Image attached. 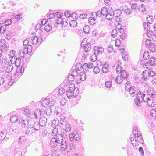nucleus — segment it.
<instances>
[{"label": "nucleus", "instance_id": "obj_46", "mask_svg": "<svg viewBox=\"0 0 156 156\" xmlns=\"http://www.w3.org/2000/svg\"><path fill=\"white\" fill-rule=\"evenodd\" d=\"M108 9L107 8L105 7H103L102 8L101 12V14L103 15H106V14L107 13L108 11H107Z\"/></svg>", "mask_w": 156, "mask_h": 156}, {"label": "nucleus", "instance_id": "obj_56", "mask_svg": "<svg viewBox=\"0 0 156 156\" xmlns=\"http://www.w3.org/2000/svg\"><path fill=\"white\" fill-rule=\"evenodd\" d=\"M123 10H124L125 13L126 14H130L132 12V10L131 9H129L127 7V8H125V9H123Z\"/></svg>", "mask_w": 156, "mask_h": 156}, {"label": "nucleus", "instance_id": "obj_58", "mask_svg": "<svg viewBox=\"0 0 156 156\" xmlns=\"http://www.w3.org/2000/svg\"><path fill=\"white\" fill-rule=\"evenodd\" d=\"M44 112L47 115H49L52 112V109L50 107L47 108V110L45 111Z\"/></svg>", "mask_w": 156, "mask_h": 156}, {"label": "nucleus", "instance_id": "obj_10", "mask_svg": "<svg viewBox=\"0 0 156 156\" xmlns=\"http://www.w3.org/2000/svg\"><path fill=\"white\" fill-rule=\"evenodd\" d=\"M35 131V130L33 127L32 125H30L27 127L25 134L26 135H30L32 134Z\"/></svg>", "mask_w": 156, "mask_h": 156}, {"label": "nucleus", "instance_id": "obj_8", "mask_svg": "<svg viewBox=\"0 0 156 156\" xmlns=\"http://www.w3.org/2000/svg\"><path fill=\"white\" fill-rule=\"evenodd\" d=\"M136 89L134 86H131L128 87L127 90L131 96L132 97H133L136 94Z\"/></svg>", "mask_w": 156, "mask_h": 156}, {"label": "nucleus", "instance_id": "obj_9", "mask_svg": "<svg viewBox=\"0 0 156 156\" xmlns=\"http://www.w3.org/2000/svg\"><path fill=\"white\" fill-rule=\"evenodd\" d=\"M94 53L98 55L102 53L104 51V48L101 47L95 46L93 49Z\"/></svg>", "mask_w": 156, "mask_h": 156}, {"label": "nucleus", "instance_id": "obj_40", "mask_svg": "<svg viewBox=\"0 0 156 156\" xmlns=\"http://www.w3.org/2000/svg\"><path fill=\"white\" fill-rule=\"evenodd\" d=\"M18 116L16 115H13L10 118V120L13 123L16 122L18 120Z\"/></svg>", "mask_w": 156, "mask_h": 156}, {"label": "nucleus", "instance_id": "obj_13", "mask_svg": "<svg viewBox=\"0 0 156 156\" xmlns=\"http://www.w3.org/2000/svg\"><path fill=\"white\" fill-rule=\"evenodd\" d=\"M81 46L82 47L84 48L85 51L86 52H88L91 48V43H87L85 44H81Z\"/></svg>", "mask_w": 156, "mask_h": 156}, {"label": "nucleus", "instance_id": "obj_2", "mask_svg": "<svg viewBox=\"0 0 156 156\" xmlns=\"http://www.w3.org/2000/svg\"><path fill=\"white\" fill-rule=\"evenodd\" d=\"M24 66L19 65L17 67L16 72L13 75L15 80H17L23 75L24 71Z\"/></svg>", "mask_w": 156, "mask_h": 156}, {"label": "nucleus", "instance_id": "obj_6", "mask_svg": "<svg viewBox=\"0 0 156 156\" xmlns=\"http://www.w3.org/2000/svg\"><path fill=\"white\" fill-rule=\"evenodd\" d=\"M19 55L20 56H21L22 58H23L22 61V66L24 67L25 66H26L30 61V58H25L24 57L25 55L24 54V53H19Z\"/></svg>", "mask_w": 156, "mask_h": 156}, {"label": "nucleus", "instance_id": "obj_39", "mask_svg": "<svg viewBox=\"0 0 156 156\" xmlns=\"http://www.w3.org/2000/svg\"><path fill=\"white\" fill-rule=\"evenodd\" d=\"M113 14L112 13H110L109 12H108L105 15L106 18L107 20H111L113 18Z\"/></svg>", "mask_w": 156, "mask_h": 156}, {"label": "nucleus", "instance_id": "obj_60", "mask_svg": "<svg viewBox=\"0 0 156 156\" xmlns=\"http://www.w3.org/2000/svg\"><path fill=\"white\" fill-rule=\"evenodd\" d=\"M155 45L154 44H151L150 46L148 48L151 51L153 52L155 50Z\"/></svg>", "mask_w": 156, "mask_h": 156}, {"label": "nucleus", "instance_id": "obj_26", "mask_svg": "<svg viewBox=\"0 0 156 156\" xmlns=\"http://www.w3.org/2000/svg\"><path fill=\"white\" fill-rule=\"evenodd\" d=\"M123 78L120 75H118L116 77L115 80L116 83L118 84H121L122 82Z\"/></svg>", "mask_w": 156, "mask_h": 156}, {"label": "nucleus", "instance_id": "obj_55", "mask_svg": "<svg viewBox=\"0 0 156 156\" xmlns=\"http://www.w3.org/2000/svg\"><path fill=\"white\" fill-rule=\"evenodd\" d=\"M111 36L113 38L115 37L117 34V31L116 29L113 30L111 33Z\"/></svg>", "mask_w": 156, "mask_h": 156}, {"label": "nucleus", "instance_id": "obj_4", "mask_svg": "<svg viewBox=\"0 0 156 156\" xmlns=\"http://www.w3.org/2000/svg\"><path fill=\"white\" fill-rule=\"evenodd\" d=\"M156 63V59L154 57H151L150 59L147 61L145 64V66L148 69H151V66L155 65Z\"/></svg>", "mask_w": 156, "mask_h": 156}, {"label": "nucleus", "instance_id": "obj_52", "mask_svg": "<svg viewBox=\"0 0 156 156\" xmlns=\"http://www.w3.org/2000/svg\"><path fill=\"white\" fill-rule=\"evenodd\" d=\"M59 126L60 127H63V126L66 123L65 120L64 119H61L60 121H59Z\"/></svg>", "mask_w": 156, "mask_h": 156}, {"label": "nucleus", "instance_id": "obj_45", "mask_svg": "<svg viewBox=\"0 0 156 156\" xmlns=\"http://www.w3.org/2000/svg\"><path fill=\"white\" fill-rule=\"evenodd\" d=\"M150 115L154 119L156 118V111L154 109H151L150 111Z\"/></svg>", "mask_w": 156, "mask_h": 156}, {"label": "nucleus", "instance_id": "obj_3", "mask_svg": "<svg viewBox=\"0 0 156 156\" xmlns=\"http://www.w3.org/2000/svg\"><path fill=\"white\" fill-rule=\"evenodd\" d=\"M145 94H143L142 95V92L139 91L137 94L136 98L135 99V104L138 106H140V105L141 102L140 101V98H141L142 101H145V100H144V98L145 96Z\"/></svg>", "mask_w": 156, "mask_h": 156}, {"label": "nucleus", "instance_id": "obj_18", "mask_svg": "<svg viewBox=\"0 0 156 156\" xmlns=\"http://www.w3.org/2000/svg\"><path fill=\"white\" fill-rule=\"evenodd\" d=\"M72 87L73 92V96L74 97H76L78 95L79 93V89L77 87H74V85H71Z\"/></svg>", "mask_w": 156, "mask_h": 156}, {"label": "nucleus", "instance_id": "obj_15", "mask_svg": "<svg viewBox=\"0 0 156 156\" xmlns=\"http://www.w3.org/2000/svg\"><path fill=\"white\" fill-rule=\"evenodd\" d=\"M109 64H107L105 62V63L103 64L102 68V71L103 73H106L108 72V67Z\"/></svg>", "mask_w": 156, "mask_h": 156}, {"label": "nucleus", "instance_id": "obj_31", "mask_svg": "<svg viewBox=\"0 0 156 156\" xmlns=\"http://www.w3.org/2000/svg\"><path fill=\"white\" fill-rule=\"evenodd\" d=\"M154 20L153 16L150 15L147 16L146 18V20L147 23L149 24H152L153 21Z\"/></svg>", "mask_w": 156, "mask_h": 156}, {"label": "nucleus", "instance_id": "obj_43", "mask_svg": "<svg viewBox=\"0 0 156 156\" xmlns=\"http://www.w3.org/2000/svg\"><path fill=\"white\" fill-rule=\"evenodd\" d=\"M149 57V52L147 51H145L143 55V58L145 60H147V59H148Z\"/></svg>", "mask_w": 156, "mask_h": 156}, {"label": "nucleus", "instance_id": "obj_24", "mask_svg": "<svg viewBox=\"0 0 156 156\" xmlns=\"http://www.w3.org/2000/svg\"><path fill=\"white\" fill-rule=\"evenodd\" d=\"M77 132H76V133L75 134L74 133H73L69 135V137L70 141L71 142H73L74 141H76V136H78V134H77Z\"/></svg>", "mask_w": 156, "mask_h": 156}, {"label": "nucleus", "instance_id": "obj_23", "mask_svg": "<svg viewBox=\"0 0 156 156\" xmlns=\"http://www.w3.org/2000/svg\"><path fill=\"white\" fill-rule=\"evenodd\" d=\"M88 21L89 24L91 25H93L96 23V19L94 17H89Z\"/></svg>", "mask_w": 156, "mask_h": 156}, {"label": "nucleus", "instance_id": "obj_57", "mask_svg": "<svg viewBox=\"0 0 156 156\" xmlns=\"http://www.w3.org/2000/svg\"><path fill=\"white\" fill-rule=\"evenodd\" d=\"M12 23V21L11 19H9L5 21L4 24L6 26H8L10 25Z\"/></svg>", "mask_w": 156, "mask_h": 156}, {"label": "nucleus", "instance_id": "obj_22", "mask_svg": "<svg viewBox=\"0 0 156 156\" xmlns=\"http://www.w3.org/2000/svg\"><path fill=\"white\" fill-rule=\"evenodd\" d=\"M85 72H83V71H80V73L79 75L78 79L82 81H84L85 80L86 76Z\"/></svg>", "mask_w": 156, "mask_h": 156}, {"label": "nucleus", "instance_id": "obj_21", "mask_svg": "<svg viewBox=\"0 0 156 156\" xmlns=\"http://www.w3.org/2000/svg\"><path fill=\"white\" fill-rule=\"evenodd\" d=\"M18 122L20 124H21L23 127H25L26 126L28 125V120H23V119H21L18 120Z\"/></svg>", "mask_w": 156, "mask_h": 156}, {"label": "nucleus", "instance_id": "obj_47", "mask_svg": "<svg viewBox=\"0 0 156 156\" xmlns=\"http://www.w3.org/2000/svg\"><path fill=\"white\" fill-rule=\"evenodd\" d=\"M52 29V26L50 24H48L44 27V30L46 32L50 31Z\"/></svg>", "mask_w": 156, "mask_h": 156}, {"label": "nucleus", "instance_id": "obj_54", "mask_svg": "<svg viewBox=\"0 0 156 156\" xmlns=\"http://www.w3.org/2000/svg\"><path fill=\"white\" fill-rule=\"evenodd\" d=\"M23 114L26 116H28L31 114V112L29 109H26L23 110Z\"/></svg>", "mask_w": 156, "mask_h": 156}, {"label": "nucleus", "instance_id": "obj_28", "mask_svg": "<svg viewBox=\"0 0 156 156\" xmlns=\"http://www.w3.org/2000/svg\"><path fill=\"white\" fill-rule=\"evenodd\" d=\"M59 121L58 119L55 118L52 121L51 125L53 127H56L59 125Z\"/></svg>", "mask_w": 156, "mask_h": 156}, {"label": "nucleus", "instance_id": "obj_32", "mask_svg": "<svg viewBox=\"0 0 156 156\" xmlns=\"http://www.w3.org/2000/svg\"><path fill=\"white\" fill-rule=\"evenodd\" d=\"M132 133L134 134L135 136H137L139 135H140V133L138 132V130L137 129V126H134L133 128Z\"/></svg>", "mask_w": 156, "mask_h": 156}, {"label": "nucleus", "instance_id": "obj_16", "mask_svg": "<svg viewBox=\"0 0 156 156\" xmlns=\"http://www.w3.org/2000/svg\"><path fill=\"white\" fill-rule=\"evenodd\" d=\"M64 125L65 126L64 127L63 126V127H62L63 128V130L65 131V132H63V133H66L69 132L71 131V126L68 123H66Z\"/></svg>", "mask_w": 156, "mask_h": 156}, {"label": "nucleus", "instance_id": "obj_61", "mask_svg": "<svg viewBox=\"0 0 156 156\" xmlns=\"http://www.w3.org/2000/svg\"><path fill=\"white\" fill-rule=\"evenodd\" d=\"M65 91V90L63 88H61L59 89L58 91V94L59 95H62L64 94Z\"/></svg>", "mask_w": 156, "mask_h": 156}, {"label": "nucleus", "instance_id": "obj_51", "mask_svg": "<svg viewBox=\"0 0 156 156\" xmlns=\"http://www.w3.org/2000/svg\"><path fill=\"white\" fill-rule=\"evenodd\" d=\"M54 129L52 130V134L53 136L55 135L56 136H58L57 134L58 133V128L56 127H54Z\"/></svg>", "mask_w": 156, "mask_h": 156}, {"label": "nucleus", "instance_id": "obj_35", "mask_svg": "<svg viewBox=\"0 0 156 156\" xmlns=\"http://www.w3.org/2000/svg\"><path fill=\"white\" fill-rule=\"evenodd\" d=\"M26 141V138L23 136H21L18 139L19 143L21 144H23Z\"/></svg>", "mask_w": 156, "mask_h": 156}, {"label": "nucleus", "instance_id": "obj_7", "mask_svg": "<svg viewBox=\"0 0 156 156\" xmlns=\"http://www.w3.org/2000/svg\"><path fill=\"white\" fill-rule=\"evenodd\" d=\"M39 33L40 34L39 38H41V42L44 41L46 38L49 35V34L48 32H44L41 30H40Z\"/></svg>", "mask_w": 156, "mask_h": 156}, {"label": "nucleus", "instance_id": "obj_41", "mask_svg": "<svg viewBox=\"0 0 156 156\" xmlns=\"http://www.w3.org/2000/svg\"><path fill=\"white\" fill-rule=\"evenodd\" d=\"M35 118H37L38 117L40 116L41 115V112L40 110L39 109H36L34 112Z\"/></svg>", "mask_w": 156, "mask_h": 156}, {"label": "nucleus", "instance_id": "obj_25", "mask_svg": "<svg viewBox=\"0 0 156 156\" xmlns=\"http://www.w3.org/2000/svg\"><path fill=\"white\" fill-rule=\"evenodd\" d=\"M147 98V105L150 107H154L155 104L152 100H151L150 98Z\"/></svg>", "mask_w": 156, "mask_h": 156}, {"label": "nucleus", "instance_id": "obj_42", "mask_svg": "<svg viewBox=\"0 0 156 156\" xmlns=\"http://www.w3.org/2000/svg\"><path fill=\"white\" fill-rule=\"evenodd\" d=\"M136 136V141H138L139 143H141L142 144L144 143V141L143 140L142 136L140 133V135H139Z\"/></svg>", "mask_w": 156, "mask_h": 156}, {"label": "nucleus", "instance_id": "obj_50", "mask_svg": "<svg viewBox=\"0 0 156 156\" xmlns=\"http://www.w3.org/2000/svg\"><path fill=\"white\" fill-rule=\"evenodd\" d=\"M69 24L71 26L75 27L77 26V22L76 20H71L69 22Z\"/></svg>", "mask_w": 156, "mask_h": 156}, {"label": "nucleus", "instance_id": "obj_36", "mask_svg": "<svg viewBox=\"0 0 156 156\" xmlns=\"http://www.w3.org/2000/svg\"><path fill=\"white\" fill-rule=\"evenodd\" d=\"M83 65L82 66L80 63H77L75 66V69L76 70L80 71L82 69L83 70Z\"/></svg>", "mask_w": 156, "mask_h": 156}, {"label": "nucleus", "instance_id": "obj_64", "mask_svg": "<svg viewBox=\"0 0 156 156\" xmlns=\"http://www.w3.org/2000/svg\"><path fill=\"white\" fill-rule=\"evenodd\" d=\"M29 39L28 38H27L25 39L23 42V45L25 46V48L28 45L29 43Z\"/></svg>", "mask_w": 156, "mask_h": 156}, {"label": "nucleus", "instance_id": "obj_37", "mask_svg": "<svg viewBox=\"0 0 156 156\" xmlns=\"http://www.w3.org/2000/svg\"><path fill=\"white\" fill-rule=\"evenodd\" d=\"M39 39L38 38L37 36H35L33 37V38L32 39V43L33 45H35L37 43H39V44H41V42L39 41H38Z\"/></svg>", "mask_w": 156, "mask_h": 156}, {"label": "nucleus", "instance_id": "obj_14", "mask_svg": "<svg viewBox=\"0 0 156 156\" xmlns=\"http://www.w3.org/2000/svg\"><path fill=\"white\" fill-rule=\"evenodd\" d=\"M8 47V44L4 39H2L0 41V48H3L5 49Z\"/></svg>", "mask_w": 156, "mask_h": 156}, {"label": "nucleus", "instance_id": "obj_62", "mask_svg": "<svg viewBox=\"0 0 156 156\" xmlns=\"http://www.w3.org/2000/svg\"><path fill=\"white\" fill-rule=\"evenodd\" d=\"M56 23L58 24H62L63 22V20L62 19V18H57L56 20Z\"/></svg>", "mask_w": 156, "mask_h": 156}, {"label": "nucleus", "instance_id": "obj_30", "mask_svg": "<svg viewBox=\"0 0 156 156\" xmlns=\"http://www.w3.org/2000/svg\"><path fill=\"white\" fill-rule=\"evenodd\" d=\"M121 73V74L120 76H121L124 80L126 79L128 77L129 74L125 70H123Z\"/></svg>", "mask_w": 156, "mask_h": 156}, {"label": "nucleus", "instance_id": "obj_27", "mask_svg": "<svg viewBox=\"0 0 156 156\" xmlns=\"http://www.w3.org/2000/svg\"><path fill=\"white\" fill-rule=\"evenodd\" d=\"M49 100L50 99L48 98H45L42 101L41 105L43 107H45L46 106L49 105L50 103Z\"/></svg>", "mask_w": 156, "mask_h": 156}, {"label": "nucleus", "instance_id": "obj_38", "mask_svg": "<svg viewBox=\"0 0 156 156\" xmlns=\"http://www.w3.org/2000/svg\"><path fill=\"white\" fill-rule=\"evenodd\" d=\"M90 29V27L88 25H86L83 28V30L86 34L89 33Z\"/></svg>", "mask_w": 156, "mask_h": 156}, {"label": "nucleus", "instance_id": "obj_29", "mask_svg": "<svg viewBox=\"0 0 156 156\" xmlns=\"http://www.w3.org/2000/svg\"><path fill=\"white\" fill-rule=\"evenodd\" d=\"M113 15L115 16L118 17L121 14V10L119 9H116L115 10L112 12Z\"/></svg>", "mask_w": 156, "mask_h": 156}, {"label": "nucleus", "instance_id": "obj_12", "mask_svg": "<svg viewBox=\"0 0 156 156\" xmlns=\"http://www.w3.org/2000/svg\"><path fill=\"white\" fill-rule=\"evenodd\" d=\"M93 67V64L92 63L87 64L84 63L83 64V71L84 72L87 71L89 70V69H91Z\"/></svg>", "mask_w": 156, "mask_h": 156}, {"label": "nucleus", "instance_id": "obj_53", "mask_svg": "<svg viewBox=\"0 0 156 156\" xmlns=\"http://www.w3.org/2000/svg\"><path fill=\"white\" fill-rule=\"evenodd\" d=\"M122 68L121 66H118L116 69V70L118 73H119L122 71Z\"/></svg>", "mask_w": 156, "mask_h": 156}, {"label": "nucleus", "instance_id": "obj_11", "mask_svg": "<svg viewBox=\"0 0 156 156\" xmlns=\"http://www.w3.org/2000/svg\"><path fill=\"white\" fill-rule=\"evenodd\" d=\"M47 122V119L44 116H42L40 118L39 123L42 127L44 126Z\"/></svg>", "mask_w": 156, "mask_h": 156}, {"label": "nucleus", "instance_id": "obj_1", "mask_svg": "<svg viewBox=\"0 0 156 156\" xmlns=\"http://www.w3.org/2000/svg\"><path fill=\"white\" fill-rule=\"evenodd\" d=\"M63 139V136L61 134H58L56 137L51 139L50 141V145L52 147L55 148L57 146H59L62 139Z\"/></svg>", "mask_w": 156, "mask_h": 156}, {"label": "nucleus", "instance_id": "obj_59", "mask_svg": "<svg viewBox=\"0 0 156 156\" xmlns=\"http://www.w3.org/2000/svg\"><path fill=\"white\" fill-rule=\"evenodd\" d=\"M154 32L151 30H147V35L148 37H152L154 35Z\"/></svg>", "mask_w": 156, "mask_h": 156}, {"label": "nucleus", "instance_id": "obj_17", "mask_svg": "<svg viewBox=\"0 0 156 156\" xmlns=\"http://www.w3.org/2000/svg\"><path fill=\"white\" fill-rule=\"evenodd\" d=\"M32 50V47L31 45H29L27 47L25 48L24 51L23 52L22 51V53L25 54V52H26V53H27L28 55L30 54Z\"/></svg>", "mask_w": 156, "mask_h": 156}, {"label": "nucleus", "instance_id": "obj_5", "mask_svg": "<svg viewBox=\"0 0 156 156\" xmlns=\"http://www.w3.org/2000/svg\"><path fill=\"white\" fill-rule=\"evenodd\" d=\"M59 146L60 147V150L62 151H65L67 149L68 145L65 138H64L63 137V139H62Z\"/></svg>", "mask_w": 156, "mask_h": 156}, {"label": "nucleus", "instance_id": "obj_20", "mask_svg": "<svg viewBox=\"0 0 156 156\" xmlns=\"http://www.w3.org/2000/svg\"><path fill=\"white\" fill-rule=\"evenodd\" d=\"M80 71H78L76 69H72L71 71L72 74L74 76V77L76 78V79L78 80L79 79V75L80 73Z\"/></svg>", "mask_w": 156, "mask_h": 156}, {"label": "nucleus", "instance_id": "obj_34", "mask_svg": "<svg viewBox=\"0 0 156 156\" xmlns=\"http://www.w3.org/2000/svg\"><path fill=\"white\" fill-rule=\"evenodd\" d=\"M0 28L1 29V34H4L6 30V26L3 23H0Z\"/></svg>", "mask_w": 156, "mask_h": 156}, {"label": "nucleus", "instance_id": "obj_63", "mask_svg": "<svg viewBox=\"0 0 156 156\" xmlns=\"http://www.w3.org/2000/svg\"><path fill=\"white\" fill-rule=\"evenodd\" d=\"M151 40L150 39H147L146 41V46L147 48L149 47L151 44Z\"/></svg>", "mask_w": 156, "mask_h": 156}, {"label": "nucleus", "instance_id": "obj_49", "mask_svg": "<svg viewBox=\"0 0 156 156\" xmlns=\"http://www.w3.org/2000/svg\"><path fill=\"white\" fill-rule=\"evenodd\" d=\"M13 66L11 64H9L7 67L6 72L8 73L10 72L13 69Z\"/></svg>", "mask_w": 156, "mask_h": 156}, {"label": "nucleus", "instance_id": "obj_19", "mask_svg": "<svg viewBox=\"0 0 156 156\" xmlns=\"http://www.w3.org/2000/svg\"><path fill=\"white\" fill-rule=\"evenodd\" d=\"M71 86H70L69 87V89L67 90L66 91V94L68 98H70V97L73 96V88L72 86L71 87Z\"/></svg>", "mask_w": 156, "mask_h": 156}, {"label": "nucleus", "instance_id": "obj_44", "mask_svg": "<svg viewBox=\"0 0 156 156\" xmlns=\"http://www.w3.org/2000/svg\"><path fill=\"white\" fill-rule=\"evenodd\" d=\"M74 78V76L71 73H70L69 74L68 76V81L69 82H72Z\"/></svg>", "mask_w": 156, "mask_h": 156}, {"label": "nucleus", "instance_id": "obj_48", "mask_svg": "<svg viewBox=\"0 0 156 156\" xmlns=\"http://www.w3.org/2000/svg\"><path fill=\"white\" fill-rule=\"evenodd\" d=\"M143 26L144 29L147 30H149L150 28V25L147 22L144 23Z\"/></svg>", "mask_w": 156, "mask_h": 156}, {"label": "nucleus", "instance_id": "obj_33", "mask_svg": "<svg viewBox=\"0 0 156 156\" xmlns=\"http://www.w3.org/2000/svg\"><path fill=\"white\" fill-rule=\"evenodd\" d=\"M32 125L33 127L36 131H38L40 129V126H41L38 122H35Z\"/></svg>", "mask_w": 156, "mask_h": 156}]
</instances>
